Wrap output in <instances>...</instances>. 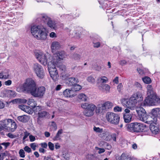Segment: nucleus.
<instances>
[{
    "mask_svg": "<svg viewBox=\"0 0 160 160\" xmlns=\"http://www.w3.org/2000/svg\"><path fill=\"white\" fill-rule=\"evenodd\" d=\"M17 90L19 92H26L35 98H42L45 94L46 89L43 86L37 87L35 81L32 78L27 79L23 84L19 85Z\"/></svg>",
    "mask_w": 160,
    "mask_h": 160,
    "instance_id": "nucleus-1",
    "label": "nucleus"
},
{
    "mask_svg": "<svg viewBox=\"0 0 160 160\" xmlns=\"http://www.w3.org/2000/svg\"><path fill=\"white\" fill-rule=\"evenodd\" d=\"M31 29L32 35L38 39L45 40L46 39L47 30L43 26L34 25L31 27Z\"/></svg>",
    "mask_w": 160,
    "mask_h": 160,
    "instance_id": "nucleus-2",
    "label": "nucleus"
},
{
    "mask_svg": "<svg viewBox=\"0 0 160 160\" xmlns=\"http://www.w3.org/2000/svg\"><path fill=\"white\" fill-rule=\"evenodd\" d=\"M0 125L2 128L10 132H14L17 128L15 122L11 119H6L0 121Z\"/></svg>",
    "mask_w": 160,
    "mask_h": 160,
    "instance_id": "nucleus-3",
    "label": "nucleus"
},
{
    "mask_svg": "<svg viewBox=\"0 0 160 160\" xmlns=\"http://www.w3.org/2000/svg\"><path fill=\"white\" fill-rule=\"evenodd\" d=\"M127 130L132 132H143L146 128V126L142 124L137 122L131 123L126 126Z\"/></svg>",
    "mask_w": 160,
    "mask_h": 160,
    "instance_id": "nucleus-4",
    "label": "nucleus"
},
{
    "mask_svg": "<svg viewBox=\"0 0 160 160\" xmlns=\"http://www.w3.org/2000/svg\"><path fill=\"white\" fill-rule=\"evenodd\" d=\"M160 103V98L157 95L147 96L145 98L142 105L143 106L147 105L156 106Z\"/></svg>",
    "mask_w": 160,
    "mask_h": 160,
    "instance_id": "nucleus-5",
    "label": "nucleus"
},
{
    "mask_svg": "<svg viewBox=\"0 0 160 160\" xmlns=\"http://www.w3.org/2000/svg\"><path fill=\"white\" fill-rule=\"evenodd\" d=\"M130 99L131 102L135 107L136 105L143 106L142 105L143 103V98L141 92H137L134 93L131 97Z\"/></svg>",
    "mask_w": 160,
    "mask_h": 160,
    "instance_id": "nucleus-6",
    "label": "nucleus"
},
{
    "mask_svg": "<svg viewBox=\"0 0 160 160\" xmlns=\"http://www.w3.org/2000/svg\"><path fill=\"white\" fill-rule=\"evenodd\" d=\"M81 106L84 109L83 113L85 116L90 117L93 115L94 111L96 107L95 105L92 103H84L82 104Z\"/></svg>",
    "mask_w": 160,
    "mask_h": 160,
    "instance_id": "nucleus-7",
    "label": "nucleus"
},
{
    "mask_svg": "<svg viewBox=\"0 0 160 160\" xmlns=\"http://www.w3.org/2000/svg\"><path fill=\"white\" fill-rule=\"evenodd\" d=\"M40 21L47 23L48 27L54 29L56 27L55 22L52 20L50 18L45 14H42L39 15L36 19V21L39 22Z\"/></svg>",
    "mask_w": 160,
    "mask_h": 160,
    "instance_id": "nucleus-8",
    "label": "nucleus"
},
{
    "mask_svg": "<svg viewBox=\"0 0 160 160\" xmlns=\"http://www.w3.org/2000/svg\"><path fill=\"white\" fill-rule=\"evenodd\" d=\"M35 55L36 58L42 64L45 66L51 63V60L49 58H48L47 56L43 52H35Z\"/></svg>",
    "mask_w": 160,
    "mask_h": 160,
    "instance_id": "nucleus-9",
    "label": "nucleus"
},
{
    "mask_svg": "<svg viewBox=\"0 0 160 160\" xmlns=\"http://www.w3.org/2000/svg\"><path fill=\"white\" fill-rule=\"evenodd\" d=\"M106 118L108 122L115 125L118 124L120 119V117L118 114L110 112L107 113Z\"/></svg>",
    "mask_w": 160,
    "mask_h": 160,
    "instance_id": "nucleus-10",
    "label": "nucleus"
},
{
    "mask_svg": "<svg viewBox=\"0 0 160 160\" xmlns=\"http://www.w3.org/2000/svg\"><path fill=\"white\" fill-rule=\"evenodd\" d=\"M33 70L37 76L40 78H43L45 76V72L42 67L39 64L35 63L33 67Z\"/></svg>",
    "mask_w": 160,
    "mask_h": 160,
    "instance_id": "nucleus-11",
    "label": "nucleus"
},
{
    "mask_svg": "<svg viewBox=\"0 0 160 160\" xmlns=\"http://www.w3.org/2000/svg\"><path fill=\"white\" fill-rule=\"evenodd\" d=\"M65 55L64 51H59L54 54L52 60L51 61V63L54 65L56 64L58 61L62 60L65 58Z\"/></svg>",
    "mask_w": 160,
    "mask_h": 160,
    "instance_id": "nucleus-12",
    "label": "nucleus"
},
{
    "mask_svg": "<svg viewBox=\"0 0 160 160\" xmlns=\"http://www.w3.org/2000/svg\"><path fill=\"white\" fill-rule=\"evenodd\" d=\"M53 66L52 67H48V71L52 79L54 81H56L58 79L59 75L57 70L55 67L54 65H53Z\"/></svg>",
    "mask_w": 160,
    "mask_h": 160,
    "instance_id": "nucleus-13",
    "label": "nucleus"
},
{
    "mask_svg": "<svg viewBox=\"0 0 160 160\" xmlns=\"http://www.w3.org/2000/svg\"><path fill=\"white\" fill-rule=\"evenodd\" d=\"M50 117V115L48 112L43 110H42L38 113L37 122L38 123L40 124L41 123V120L49 118Z\"/></svg>",
    "mask_w": 160,
    "mask_h": 160,
    "instance_id": "nucleus-14",
    "label": "nucleus"
},
{
    "mask_svg": "<svg viewBox=\"0 0 160 160\" xmlns=\"http://www.w3.org/2000/svg\"><path fill=\"white\" fill-rule=\"evenodd\" d=\"M122 105L124 107L131 109H133L135 107L131 102L130 98L129 99L128 98H123L121 100Z\"/></svg>",
    "mask_w": 160,
    "mask_h": 160,
    "instance_id": "nucleus-15",
    "label": "nucleus"
},
{
    "mask_svg": "<svg viewBox=\"0 0 160 160\" xmlns=\"http://www.w3.org/2000/svg\"><path fill=\"white\" fill-rule=\"evenodd\" d=\"M150 129L152 133L157 134L159 131L158 125L156 123H151L150 126Z\"/></svg>",
    "mask_w": 160,
    "mask_h": 160,
    "instance_id": "nucleus-16",
    "label": "nucleus"
},
{
    "mask_svg": "<svg viewBox=\"0 0 160 160\" xmlns=\"http://www.w3.org/2000/svg\"><path fill=\"white\" fill-rule=\"evenodd\" d=\"M9 70L5 69L0 72V79H7L9 78Z\"/></svg>",
    "mask_w": 160,
    "mask_h": 160,
    "instance_id": "nucleus-17",
    "label": "nucleus"
},
{
    "mask_svg": "<svg viewBox=\"0 0 160 160\" xmlns=\"http://www.w3.org/2000/svg\"><path fill=\"white\" fill-rule=\"evenodd\" d=\"M3 92L5 94V97L14 98L15 97L16 95V92L13 90H4Z\"/></svg>",
    "mask_w": 160,
    "mask_h": 160,
    "instance_id": "nucleus-18",
    "label": "nucleus"
},
{
    "mask_svg": "<svg viewBox=\"0 0 160 160\" xmlns=\"http://www.w3.org/2000/svg\"><path fill=\"white\" fill-rule=\"evenodd\" d=\"M147 96L157 95L152 85L148 84L146 87Z\"/></svg>",
    "mask_w": 160,
    "mask_h": 160,
    "instance_id": "nucleus-19",
    "label": "nucleus"
},
{
    "mask_svg": "<svg viewBox=\"0 0 160 160\" xmlns=\"http://www.w3.org/2000/svg\"><path fill=\"white\" fill-rule=\"evenodd\" d=\"M78 82L79 81L78 78L70 77L67 80V83L70 86H73L77 84Z\"/></svg>",
    "mask_w": 160,
    "mask_h": 160,
    "instance_id": "nucleus-20",
    "label": "nucleus"
},
{
    "mask_svg": "<svg viewBox=\"0 0 160 160\" xmlns=\"http://www.w3.org/2000/svg\"><path fill=\"white\" fill-rule=\"evenodd\" d=\"M19 107L21 110L29 114H32V111L31 108L29 106L25 105H19Z\"/></svg>",
    "mask_w": 160,
    "mask_h": 160,
    "instance_id": "nucleus-21",
    "label": "nucleus"
},
{
    "mask_svg": "<svg viewBox=\"0 0 160 160\" xmlns=\"http://www.w3.org/2000/svg\"><path fill=\"white\" fill-rule=\"evenodd\" d=\"M60 46L59 42L56 41L53 42L51 45V48L52 52H55L56 50L58 49Z\"/></svg>",
    "mask_w": 160,
    "mask_h": 160,
    "instance_id": "nucleus-22",
    "label": "nucleus"
},
{
    "mask_svg": "<svg viewBox=\"0 0 160 160\" xmlns=\"http://www.w3.org/2000/svg\"><path fill=\"white\" fill-rule=\"evenodd\" d=\"M136 111L138 114V116L140 119L142 118V115L146 113L145 109L141 106L137 108H136Z\"/></svg>",
    "mask_w": 160,
    "mask_h": 160,
    "instance_id": "nucleus-23",
    "label": "nucleus"
},
{
    "mask_svg": "<svg viewBox=\"0 0 160 160\" xmlns=\"http://www.w3.org/2000/svg\"><path fill=\"white\" fill-rule=\"evenodd\" d=\"M136 111L138 114V116L140 119L142 118V115L146 113L145 109L141 106L137 108H136Z\"/></svg>",
    "mask_w": 160,
    "mask_h": 160,
    "instance_id": "nucleus-24",
    "label": "nucleus"
},
{
    "mask_svg": "<svg viewBox=\"0 0 160 160\" xmlns=\"http://www.w3.org/2000/svg\"><path fill=\"white\" fill-rule=\"evenodd\" d=\"M151 117H153L155 118L157 117H160V109L156 108L152 109L151 111Z\"/></svg>",
    "mask_w": 160,
    "mask_h": 160,
    "instance_id": "nucleus-25",
    "label": "nucleus"
},
{
    "mask_svg": "<svg viewBox=\"0 0 160 160\" xmlns=\"http://www.w3.org/2000/svg\"><path fill=\"white\" fill-rule=\"evenodd\" d=\"M63 95L65 97H72L74 95L73 91L69 89H66L63 92Z\"/></svg>",
    "mask_w": 160,
    "mask_h": 160,
    "instance_id": "nucleus-26",
    "label": "nucleus"
},
{
    "mask_svg": "<svg viewBox=\"0 0 160 160\" xmlns=\"http://www.w3.org/2000/svg\"><path fill=\"white\" fill-rule=\"evenodd\" d=\"M95 108L97 113H103L106 112L103 104L98 105Z\"/></svg>",
    "mask_w": 160,
    "mask_h": 160,
    "instance_id": "nucleus-27",
    "label": "nucleus"
},
{
    "mask_svg": "<svg viewBox=\"0 0 160 160\" xmlns=\"http://www.w3.org/2000/svg\"><path fill=\"white\" fill-rule=\"evenodd\" d=\"M18 119L21 122H26L29 120V118L27 115H23L18 116Z\"/></svg>",
    "mask_w": 160,
    "mask_h": 160,
    "instance_id": "nucleus-28",
    "label": "nucleus"
},
{
    "mask_svg": "<svg viewBox=\"0 0 160 160\" xmlns=\"http://www.w3.org/2000/svg\"><path fill=\"white\" fill-rule=\"evenodd\" d=\"M104 108L107 111L108 109L111 108L113 106V104L110 102L107 101L104 103L103 104Z\"/></svg>",
    "mask_w": 160,
    "mask_h": 160,
    "instance_id": "nucleus-29",
    "label": "nucleus"
},
{
    "mask_svg": "<svg viewBox=\"0 0 160 160\" xmlns=\"http://www.w3.org/2000/svg\"><path fill=\"white\" fill-rule=\"evenodd\" d=\"M123 116L124 122H125L129 123L131 121L132 117V114H128L127 113H124Z\"/></svg>",
    "mask_w": 160,
    "mask_h": 160,
    "instance_id": "nucleus-30",
    "label": "nucleus"
},
{
    "mask_svg": "<svg viewBox=\"0 0 160 160\" xmlns=\"http://www.w3.org/2000/svg\"><path fill=\"white\" fill-rule=\"evenodd\" d=\"M31 109L32 111V112H33L34 113H39L42 110H43V108L42 106H36L32 108Z\"/></svg>",
    "mask_w": 160,
    "mask_h": 160,
    "instance_id": "nucleus-31",
    "label": "nucleus"
},
{
    "mask_svg": "<svg viewBox=\"0 0 160 160\" xmlns=\"http://www.w3.org/2000/svg\"><path fill=\"white\" fill-rule=\"evenodd\" d=\"M101 88L102 90H105L106 93H108L110 92V86L107 84H102L101 85Z\"/></svg>",
    "mask_w": 160,
    "mask_h": 160,
    "instance_id": "nucleus-32",
    "label": "nucleus"
},
{
    "mask_svg": "<svg viewBox=\"0 0 160 160\" xmlns=\"http://www.w3.org/2000/svg\"><path fill=\"white\" fill-rule=\"evenodd\" d=\"M28 105L32 107L36 106L37 105V102L32 98H30L28 100Z\"/></svg>",
    "mask_w": 160,
    "mask_h": 160,
    "instance_id": "nucleus-33",
    "label": "nucleus"
},
{
    "mask_svg": "<svg viewBox=\"0 0 160 160\" xmlns=\"http://www.w3.org/2000/svg\"><path fill=\"white\" fill-rule=\"evenodd\" d=\"M63 130L62 129H59L58 132L56 136L53 139L54 141H57L60 139V135L62 133Z\"/></svg>",
    "mask_w": 160,
    "mask_h": 160,
    "instance_id": "nucleus-34",
    "label": "nucleus"
},
{
    "mask_svg": "<svg viewBox=\"0 0 160 160\" xmlns=\"http://www.w3.org/2000/svg\"><path fill=\"white\" fill-rule=\"evenodd\" d=\"M150 118V117L147 115L146 113L142 115V118H141L140 120L145 123H148L149 121L148 120V118Z\"/></svg>",
    "mask_w": 160,
    "mask_h": 160,
    "instance_id": "nucleus-35",
    "label": "nucleus"
},
{
    "mask_svg": "<svg viewBox=\"0 0 160 160\" xmlns=\"http://www.w3.org/2000/svg\"><path fill=\"white\" fill-rule=\"evenodd\" d=\"M117 134L115 133H113L111 135H108L107 138V140L110 141L111 139H112L114 141H116Z\"/></svg>",
    "mask_w": 160,
    "mask_h": 160,
    "instance_id": "nucleus-36",
    "label": "nucleus"
},
{
    "mask_svg": "<svg viewBox=\"0 0 160 160\" xmlns=\"http://www.w3.org/2000/svg\"><path fill=\"white\" fill-rule=\"evenodd\" d=\"M143 81L147 84H149L151 83L152 80L151 78L148 76H146L142 78Z\"/></svg>",
    "mask_w": 160,
    "mask_h": 160,
    "instance_id": "nucleus-37",
    "label": "nucleus"
},
{
    "mask_svg": "<svg viewBox=\"0 0 160 160\" xmlns=\"http://www.w3.org/2000/svg\"><path fill=\"white\" fill-rule=\"evenodd\" d=\"M78 98L82 101H86L87 100V97L85 94L83 93H81L78 96Z\"/></svg>",
    "mask_w": 160,
    "mask_h": 160,
    "instance_id": "nucleus-38",
    "label": "nucleus"
},
{
    "mask_svg": "<svg viewBox=\"0 0 160 160\" xmlns=\"http://www.w3.org/2000/svg\"><path fill=\"white\" fill-rule=\"evenodd\" d=\"M128 156L125 153L122 154L120 157L118 158V160H127Z\"/></svg>",
    "mask_w": 160,
    "mask_h": 160,
    "instance_id": "nucleus-39",
    "label": "nucleus"
},
{
    "mask_svg": "<svg viewBox=\"0 0 160 160\" xmlns=\"http://www.w3.org/2000/svg\"><path fill=\"white\" fill-rule=\"evenodd\" d=\"M98 80L103 83H106L108 81V79L105 76H102L101 78H99Z\"/></svg>",
    "mask_w": 160,
    "mask_h": 160,
    "instance_id": "nucleus-40",
    "label": "nucleus"
},
{
    "mask_svg": "<svg viewBox=\"0 0 160 160\" xmlns=\"http://www.w3.org/2000/svg\"><path fill=\"white\" fill-rule=\"evenodd\" d=\"M13 101L15 102L16 103L20 102L24 104L27 102V100L23 99H16L14 100Z\"/></svg>",
    "mask_w": 160,
    "mask_h": 160,
    "instance_id": "nucleus-41",
    "label": "nucleus"
},
{
    "mask_svg": "<svg viewBox=\"0 0 160 160\" xmlns=\"http://www.w3.org/2000/svg\"><path fill=\"white\" fill-rule=\"evenodd\" d=\"M93 47L94 48H98L100 47L101 43L99 42H96L93 40L92 41Z\"/></svg>",
    "mask_w": 160,
    "mask_h": 160,
    "instance_id": "nucleus-42",
    "label": "nucleus"
},
{
    "mask_svg": "<svg viewBox=\"0 0 160 160\" xmlns=\"http://www.w3.org/2000/svg\"><path fill=\"white\" fill-rule=\"evenodd\" d=\"M102 143H103V146L105 147L106 149L110 150L111 148V145L108 143L105 142H102Z\"/></svg>",
    "mask_w": 160,
    "mask_h": 160,
    "instance_id": "nucleus-43",
    "label": "nucleus"
},
{
    "mask_svg": "<svg viewBox=\"0 0 160 160\" xmlns=\"http://www.w3.org/2000/svg\"><path fill=\"white\" fill-rule=\"evenodd\" d=\"M73 86V90L75 91H79L82 88V87L80 85L77 84L74 85Z\"/></svg>",
    "mask_w": 160,
    "mask_h": 160,
    "instance_id": "nucleus-44",
    "label": "nucleus"
},
{
    "mask_svg": "<svg viewBox=\"0 0 160 160\" xmlns=\"http://www.w3.org/2000/svg\"><path fill=\"white\" fill-rule=\"evenodd\" d=\"M94 131L98 133H102L103 132V129L102 128H100L98 127H96L94 126L93 128Z\"/></svg>",
    "mask_w": 160,
    "mask_h": 160,
    "instance_id": "nucleus-45",
    "label": "nucleus"
},
{
    "mask_svg": "<svg viewBox=\"0 0 160 160\" xmlns=\"http://www.w3.org/2000/svg\"><path fill=\"white\" fill-rule=\"evenodd\" d=\"M87 80L89 82L93 83L95 82V80L94 78L92 76L88 77L87 78Z\"/></svg>",
    "mask_w": 160,
    "mask_h": 160,
    "instance_id": "nucleus-46",
    "label": "nucleus"
},
{
    "mask_svg": "<svg viewBox=\"0 0 160 160\" xmlns=\"http://www.w3.org/2000/svg\"><path fill=\"white\" fill-rule=\"evenodd\" d=\"M60 70L62 71V72H64L66 70V67L65 65H61L59 67Z\"/></svg>",
    "mask_w": 160,
    "mask_h": 160,
    "instance_id": "nucleus-47",
    "label": "nucleus"
},
{
    "mask_svg": "<svg viewBox=\"0 0 160 160\" xmlns=\"http://www.w3.org/2000/svg\"><path fill=\"white\" fill-rule=\"evenodd\" d=\"M19 153L21 157L23 158L25 157V152L23 149H20L19 150Z\"/></svg>",
    "mask_w": 160,
    "mask_h": 160,
    "instance_id": "nucleus-48",
    "label": "nucleus"
},
{
    "mask_svg": "<svg viewBox=\"0 0 160 160\" xmlns=\"http://www.w3.org/2000/svg\"><path fill=\"white\" fill-rule=\"evenodd\" d=\"M48 146L49 149L52 151L54 149V145L53 143L51 142H49L48 143Z\"/></svg>",
    "mask_w": 160,
    "mask_h": 160,
    "instance_id": "nucleus-49",
    "label": "nucleus"
},
{
    "mask_svg": "<svg viewBox=\"0 0 160 160\" xmlns=\"http://www.w3.org/2000/svg\"><path fill=\"white\" fill-rule=\"evenodd\" d=\"M10 143L9 142H4L1 143V144L5 147V148L6 149L10 145Z\"/></svg>",
    "mask_w": 160,
    "mask_h": 160,
    "instance_id": "nucleus-50",
    "label": "nucleus"
},
{
    "mask_svg": "<svg viewBox=\"0 0 160 160\" xmlns=\"http://www.w3.org/2000/svg\"><path fill=\"white\" fill-rule=\"evenodd\" d=\"M51 126L53 128L54 130H56L57 129V125L55 122L52 121L51 122Z\"/></svg>",
    "mask_w": 160,
    "mask_h": 160,
    "instance_id": "nucleus-51",
    "label": "nucleus"
},
{
    "mask_svg": "<svg viewBox=\"0 0 160 160\" xmlns=\"http://www.w3.org/2000/svg\"><path fill=\"white\" fill-rule=\"evenodd\" d=\"M127 63V61L124 60H121L119 61V64L121 66H124Z\"/></svg>",
    "mask_w": 160,
    "mask_h": 160,
    "instance_id": "nucleus-52",
    "label": "nucleus"
},
{
    "mask_svg": "<svg viewBox=\"0 0 160 160\" xmlns=\"http://www.w3.org/2000/svg\"><path fill=\"white\" fill-rule=\"evenodd\" d=\"M122 108L118 106H116L114 108V110L115 112H121Z\"/></svg>",
    "mask_w": 160,
    "mask_h": 160,
    "instance_id": "nucleus-53",
    "label": "nucleus"
},
{
    "mask_svg": "<svg viewBox=\"0 0 160 160\" xmlns=\"http://www.w3.org/2000/svg\"><path fill=\"white\" fill-rule=\"evenodd\" d=\"M24 150L28 153H30L31 152V149L28 146H26L24 148Z\"/></svg>",
    "mask_w": 160,
    "mask_h": 160,
    "instance_id": "nucleus-54",
    "label": "nucleus"
},
{
    "mask_svg": "<svg viewBox=\"0 0 160 160\" xmlns=\"http://www.w3.org/2000/svg\"><path fill=\"white\" fill-rule=\"evenodd\" d=\"M12 82L11 80H8L4 82L6 86H9L12 84Z\"/></svg>",
    "mask_w": 160,
    "mask_h": 160,
    "instance_id": "nucleus-55",
    "label": "nucleus"
},
{
    "mask_svg": "<svg viewBox=\"0 0 160 160\" xmlns=\"http://www.w3.org/2000/svg\"><path fill=\"white\" fill-rule=\"evenodd\" d=\"M122 87V83H120L117 86V89L118 92H120L121 88Z\"/></svg>",
    "mask_w": 160,
    "mask_h": 160,
    "instance_id": "nucleus-56",
    "label": "nucleus"
},
{
    "mask_svg": "<svg viewBox=\"0 0 160 160\" xmlns=\"http://www.w3.org/2000/svg\"><path fill=\"white\" fill-rule=\"evenodd\" d=\"M29 138L31 142H33L35 140V137L31 135L29 136Z\"/></svg>",
    "mask_w": 160,
    "mask_h": 160,
    "instance_id": "nucleus-57",
    "label": "nucleus"
},
{
    "mask_svg": "<svg viewBox=\"0 0 160 160\" xmlns=\"http://www.w3.org/2000/svg\"><path fill=\"white\" fill-rule=\"evenodd\" d=\"M50 37L51 38H56L57 37V35L56 33L53 32H51L50 34Z\"/></svg>",
    "mask_w": 160,
    "mask_h": 160,
    "instance_id": "nucleus-58",
    "label": "nucleus"
},
{
    "mask_svg": "<svg viewBox=\"0 0 160 160\" xmlns=\"http://www.w3.org/2000/svg\"><path fill=\"white\" fill-rule=\"evenodd\" d=\"M41 147L43 148H46L47 147L48 145L46 142H43L41 143Z\"/></svg>",
    "mask_w": 160,
    "mask_h": 160,
    "instance_id": "nucleus-59",
    "label": "nucleus"
},
{
    "mask_svg": "<svg viewBox=\"0 0 160 160\" xmlns=\"http://www.w3.org/2000/svg\"><path fill=\"white\" fill-rule=\"evenodd\" d=\"M0 155L4 159L5 157L7 156V151H6L4 152H2L0 154Z\"/></svg>",
    "mask_w": 160,
    "mask_h": 160,
    "instance_id": "nucleus-60",
    "label": "nucleus"
},
{
    "mask_svg": "<svg viewBox=\"0 0 160 160\" xmlns=\"http://www.w3.org/2000/svg\"><path fill=\"white\" fill-rule=\"evenodd\" d=\"M30 146L33 150H36V146L35 143H31L30 144Z\"/></svg>",
    "mask_w": 160,
    "mask_h": 160,
    "instance_id": "nucleus-61",
    "label": "nucleus"
},
{
    "mask_svg": "<svg viewBox=\"0 0 160 160\" xmlns=\"http://www.w3.org/2000/svg\"><path fill=\"white\" fill-rule=\"evenodd\" d=\"M113 82L116 84H118V77H116L113 80Z\"/></svg>",
    "mask_w": 160,
    "mask_h": 160,
    "instance_id": "nucleus-62",
    "label": "nucleus"
},
{
    "mask_svg": "<svg viewBox=\"0 0 160 160\" xmlns=\"http://www.w3.org/2000/svg\"><path fill=\"white\" fill-rule=\"evenodd\" d=\"M135 85L139 89H141L142 88V86L138 82H136L135 83Z\"/></svg>",
    "mask_w": 160,
    "mask_h": 160,
    "instance_id": "nucleus-63",
    "label": "nucleus"
},
{
    "mask_svg": "<svg viewBox=\"0 0 160 160\" xmlns=\"http://www.w3.org/2000/svg\"><path fill=\"white\" fill-rule=\"evenodd\" d=\"M4 103L0 100V109H2L4 107Z\"/></svg>",
    "mask_w": 160,
    "mask_h": 160,
    "instance_id": "nucleus-64",
    "label": "nucleus"
}]
</instances>
